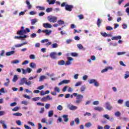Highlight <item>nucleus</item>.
<instances>
[{
    "mask_svg": "<svg viewBox=\"0 0 129 129\" xmlns=\"http://www.w3.org/2000/svg\"><path fill=\"white\" fill-rule=\"evenodd\" d=\"M115 116H117V117H119L120 116V113L119 111H117L115 112Z\"/></svg>",
    "mask_w": 129,
    "mask_h": 129,
    "instance_id": "43",
    "label": "nucleus"
},
{
    "mask_svg": "<svg viewBox=\"0 0 129 129\" xmlns=\"http://www.w3.org/2000/svg\"><path fill=\"white\" fill-rule=\"evenodd\" d=\"M6 81L7 82L4 83V85L5 86H8L9 85H10V79H6Z\"/></svg>",
    "mask_w": 129,
    "mask_h": 129,
    "instance_id": "29",
    "label": "nucleus"
},
{
    "mask_svg": "<svg viewBox=\"0 0 129 129\" xmlns=\"http://www.w3.org/2000/svg\"><path fill=\"white\" fill-rule=\"evenodd\" d=\"M26 4L27 5L28 10H31L32 9V5H31L29 0L26 1Z\"/></svg>",
    "mask_w": 129,
    "mask_h": 129,
    "instance_id": "14",
    "label": "nucleus"
},
{
    "mask_svg": "<svg viewBox=\"0 0 129 129\" xmlns=\"http://www.w3.org/2000/svg\"><path fill=\"white\" fill-rule=\"evenodd\" d=\"M39 11H45V7L42 6H38Z\"/></svg>",
    "mask_w": 129,
    "mask_h": 129,
    "instance_id": "44",
    "label": "nucleus"
},
{
    "mask_svg": "<svg viewBox=\"0 0 129 129\" xmlns=\"http://www.w3.org/2000/svg\"><path fill=\"white\" fill-rule=\"evenodd\" d=\"M45 11L46 12V13H51V12H52V8H48L46 9Z\"/></svg>",
    "mask_w": 129,
    "mask_h": 129,
    "instance_id": "48",
    "label": "nucleus"
},
{
    "mask_svg": "<svg viewBox=\"0 0 129 129\" xmlns=\"http://www.w3.org/2000/svg\"><path fill=\"white\" fill-rule=\"evenodd\" d=\"M78 107L77 106H74V105H71L70 107V109L71 110H75L76 109H77Z\"/></svg>",
    "mask_w": 129,
    "mask_h": 129,
    "instance_id": "24",
    "label": "nucleus"
},
{
    "mask_svg": "<svg viewBox=\"0 0 129 129\" xmlns=\"http://www.w3.org/2000/svg\"><path fill=\"white\" fill-rule=\"evenodd\" d=\"M92 125V124H91V122H88L85 124V126L86 127H90Z\"/></svg>",
    "mask_w": 129,
    "mask_h": 129,
    "instance_id": "35",
    "label": "nucleus"
},
{
    "mask_svg": "<svg viewBox=\"0 0 129 129\" xmlns=\"http://www.w3.org/2000/svg\"><path fill=\"white\" fill-rule=\"evenodd\" d=\"M29 66H30V67H31V68H33L34 69H35L36 68V67H37L36 63H35L34 62L30 63L29 64Z\"/></svg>",
    "mask_w": 129,
    "mask_h": 129,
    "instance_id": "20",
    "label": "nucleus"
},
{
    "mask_svg": "<svg viewBox=\"0 0 129 129\" xmlns=\"http://www.w3.org/2000/svg\"><path fill=\"white\" fill-rule=\"evenodd\" d=\"M24 127L26 129H32V127H30L28 125H26V124L24 125Z\"/></svg>",
    "mask_w": 129,
    "mask_h": 129,
    "instance_id": "63",
    "label": "nucleus"
},
{
    "mask_svg": "<svg viewBox=\"0 0 129 129\" xmlns=\"http://www.w3.org/2000/svg\"><path fill=\"white\" fill-rule=\"evenodd\" d=\"M55 2H56V0H47V3H48L49 5H54Z\"/></svg>",
    "mask_w": 129,
    "mask_h": 129,
    "instance_id": "27",
    "label": "nucleus"
},
{
    "mask_svg": "<svg viewBox=\"0 0 129 129\" xmlns=\"http://www.w3.org/2000/svg\"><path fill=\"white\" fill-rule=\"evenodd\" d=\"M0 123H1L2 124V126L3 127V128H4V129L8 128V126L7 125V124H6V123H5V121L1 120Z\"/></svg>",
    "mask_w": 129,
    "mask_h": 129,
    "instance_id": "13",
    "label": "nucleus"
},
{
    "mask_svg": "<svg viewBox=\"0 0 129 129\" xmlns=\"http://www.w3.org/2000/svg\"><path fill=\"white\" fill-rule=\"evenodd\" d=\"M18 79H19V77H18V76L17 75H14V77H13V79L12 80V81L13 82H16L18 80Z\"/></svg>",
    "mask_w": 129,
    "mask_h": 129,
    "instance_id": "22",
    "label": "nucleus"
},
{
    "mask_svg": "<svg viewBox=\"0 0 129 129\" xmlns=\"http://www.w3.org/2000/svg\"><path fill=\"white\" fill-rule=\"evenodd\" d=\"M113 28H112V27H111V26H107L106 27V30H107V31H111V30H113Z\"/></svg>",
    "mask_w": 129,
    "mask_h": 129,
    "instance_id": "47",
    "label": "nucleus"
},
{
    "mask_svg": "<svg viewBox=\"0 0 129 129\" xmlns=\"http://www.w3.org/2000/svg\"><path fill=\"white\" fill-rule=\"evenodd\" d=\"M44 79H46V76H41L40 77L39 81H43V80H44Z\"/></svg>",
    "mask_w": 129,
    "mask_h": 129,
    "instance_id": "46",
    "label": "nucleus"
},
{
    "mask_svg": "<svg viewBox=\"0 0 129 129\" xmlns=\"http://www.w3.org/2000/svg\"><path fill=\"white\" fill-rule=\"evenodd\" d=\"M77 47L80 50H83V51H85V48H84V47H83V45H82L81 44H77Z\"/></svg>",
    "mask_w": 129,
    "mask_h": 129,
    "instance_id": "15",
    "label": "nucleus"
},
{
    "mask_svg": "<svg viewBox=\"0 0 129 129\" xmlns=\"http://www.w3.org/2000/svg\"><path fill=\"white\" fill-rule=\"evenodd\" d=\"M37 34L36 33H32L31 34L30 37L31 38H36Z\"/></svg>",
    "mask_w": 129,
    "mask_h": 129,
    "instance_id": "57",
    "label": "nucleus"
},
{
    "mask_svg": "<svg viewBox=\"0 0 129 129\" xmlns=\"http://www.w3.org/2000/svg\"><path fill=\"white\" fill-rule=\"evenodd\" d=\"M33 101H37V100H40V97H34L32 98Z\"/></svg>",
    "mask_w": 129,
    "mask_h": 129,
    "instance_id": "42",
    "label": "nucleus"
},
{
    "mask_svg": "<svg viewBox=\"0 0 129 129\" xmlns=\"http://www.w3.org/2000/svg\"><path fill=\"white\" fill-rule=\"evenodd\" d=\"M17 35H20V36L23 35L24 34H26V30H25V27H21V30L18 31L17 33Z\"/></svg>",
    "mask_w": 129,
    "mask_h": 129,
    "instance_id": "5",
    "label": "nucleus"
},
{
    "mask_svg": "<svg viewBox=\"0 0 129 129\" xmlns=\"http://www.w3.org/2000/svg\"><path fill=\"white\" fill-rule=\"evenodd\" d=\"M27 44H28L27 42H23L20 44H17L15 45V47L16 48H20V47H22L23 46H24V45H27Z\"/></svg>",
    "mask_w": 129,
    "mask_h": 129,
    "instance_id": "18",
    "label": "nucleus"
},
{
    "mask_svg": "<svg viewBox=\"0 0 129 129\" xmlns=\"http://www.w3.org/2000/svg\"><path fill=\"white\" fill-rule=\"evenodd\" d=\"M96 81V80H95V79H91L89 81V84H93V83L94 84V83Z\"/></svg>",
    "mask_w": 129,
    "mask_h": 129,
    "instance_id": "37",
    "label": "nucleus"
},
{
    "mask_svg": "<svg viewBox=\"0 0 129 129\" xmlns=\"http://www.w3.org/2000/svg\"><path fill=\"white\" fill-rule=\"evenodd\" d=\"M53 111L50 110L48 112V117H52V116H53Z\"/></svg>",
    "mask_w": 129,
    "mask_h": 129,
    "instance_id": "32",
    "label": "nucleus"
},
{
    "mask_svg": "<svg viewBox=\"0 0 129 129\" xmlns=\"http://www.w3.org/2000/svg\"><path fill=\"white\" fill-rule=\"evenodd\" d=\"M52 99L53 98L51 97L49 95H47L45 97H43L41 99V101L46 102V101H48V100H52Z\"/></svg>",
    "mask_w": 129,
    "mask_h": 129,
    "instance_id": "4",
    "label": "nucleus"
},
{
    "mask_svg": "<svg viewBox=\"0 0 129 129\" xmlns=\"http://www.w3.org/2000/svg\"><path fill=\"white\" fill-rule=\"evenodd\" d=\"M68 83H70V80H63L60 83L58 84V85L60 86V85H62V84H68Z\"/></svg>",
    "mask_w": 129,
    "mask_h": 129,
    "instance_id": "7",
    "label": "nucleus"
},
{
    "mask_svg": "<svg viewBox=\"0 0 129 129\" xmlns=\"http://www.w3.org/2000/svg\"><path fill=\"white\" fill-rule=\"evenodd\" d=\"M125 51H122V52H117V54L118 56H120L121 55H124V54H125Z\"/></svg>",
    "mask_w": 129,
    "mask_h": 129,
    "instance_id": "41",
    "label": "nucleus"
},
{
    "mask_svg": "<svg viewBox=\"0 0 129 129\" xmlns=\"http://www.w3.org/2000/svg\"><path fill=\"white\" fill-rule=\"evenodd\" d=\"M62 117L64 119V121L65 122H68L69 121V118H68V114H64L62 115Z\"/></svg>",
    "mask_w": 129,
    "mask_h": 129,
    "instance_id": "11",
    "label": "nucleus"
},
{
    "mask_svg": "<svg viewBox=\"0 0 129 129\" xmlns=\"http://www.w3.org/2000/svg\"><path fill=\"white\" fill-rule=\"evenodd\" d=\"M25 84L26 85H31V84H32V83L30 81H28L26 80L25 81Z\"/></svg>",
    "mask_w": 129,
    "mask_h": 129,
    "instance_id": "52",
    "label": "nucleus"
},
{
    "mask_svg": "<svg viewBox=\"0 0 129 129\" xmlns=\"http://www.w3.org/2000/svg\"><path fill=\"white\" fill-rule=\"evenodd\" d=\"M14 54H15V51L13 50L6 52V56H11V55H14Z\"/></svg>",
    "mask_w": 129,
    "mask_h": 129,
    "instance_id": "19",
    "label": "nucleus"
},
{
    "mask_svg": "<svg viewBox=\"0 0 129 129\" xmlns=\"http://www.w3.org/2000/svg\"><path fill=\"white\" fill-rule=\"evenodd\" d=\"M50 56L51 59H56L57 53L56 52H53L50 53Z\"/></svg>",
    "mask_w": 129,
    "mask_h": 129,
    "instance_id": "8",
    "label": "nucleus"
},
{
    "mask_svg": "<svg viewBox=\"0 0 129 129\" xmlns=\"http://www.w3.org/2000/svg\"><path fill=\"white\" fill-rule=\"evenodd\" d=\"M37 23V19L31 20V25H35Z\"/></svg>",
    "mask_w": 129,
    "mask_h": 129,
    "instance_id": "33",
    "label": "nucleus"
},
{
    "mask_svg": "<svg viewBox=\"0 0 129 129\" xmlns=\"http://www.w3.org/2000/svg\"><path fill=\"white\" fill-rule=\"evenodd\" d=\"M44 87H45V86L44 85H42L38 87L37 88V89H38L39 90H42V89H43Z\"/></svg>",
    "mask_w": 129,
    "mask_h": 129,
    "instance_id": "56",
    "label": "nucleus"
},
{
    "mask_svg": "<svg viewBox=\"0 0 129 129\" xmlns=\"http://www.w3.org/2000/svg\"><path fill=\"white\" fill-rule=\"evenodd\" d=\"M42 33H45L46 35H47V36H49L51 34V31L48 29H45L44 30H42Z\"/></svg>",
    "mask_w": 129,
    "mask_h": 129,
    "instance_id": "12",
    "label": "nucleus"
},
{
    "mask_svg": "<svg viewBox=\"0 0 129 129\" xmlns=\"http://www.w3.org/2000/svg\"><path fill=\"white\" fill-rule=\"evenodd\" d=\"M5 114H6V112L5 111H0V116L5 115Z\"/></svg>",
    "mask_w": 129,
    "mask_h": 129,
    "instance_id": "55",
    "label": "nucleus"
},
{
    "mask_svg": "<svg viewBox=\"0 0 129 129\" xmlns=\"http://www.w3.org/2000/svg\"><path fill=\"white\" fill-rule=\"evenodd\" d=\"M71 55L73 57H77V56H78V54H77V53L76 52H72V53H71Z\"/></svg>",
    "mask_w": 129,
    "mask_h": 129,
    "instance_id": "40",
    "label": "nucleus"
},
{
    "mask_svg": "<svg viewBox=\"0 0 129 129\" xmlns=\"http://www.w3.org/2000/svg\"><path fill=\"white\" fill-rule=\"evenodd\" d=\"M19 109H20V107L17 106V107H14L13 109H12V111H18V110H19Z\"/></svg>",
    "mask_w": 129,
    "mask_h": 129,
    "instance_id": "39",
    "label": "nucleus"
},
{
    "mask_svg": "<svg viewBox=\"0 0 129 129\" xmlns=\"http://www.w3.org/2000/svg\"><path fill=\"white\" fill-rule=\"evenodd\" d=\"M61 8L65 7L66 11L68 12H72V9H74V7L73 5H69L68 4L66 5V3L63 2L61 4Z\"/></svg>",
    "mask_w": 129,
    "mask_h": 129,
    "instance_id": "1",
    "label": "nucleus"
},
{
    "mask_svg": "<svg viewBox=\"0 0 129 129\" xmlns=\"http://www.w3.org/2000/svg\"><path fill=\"white\" fill-rule=\"evenodd\" d=\"M106 107L108 110H111V109H112V106L110 105V103L109 102L106 103Z\"/></svg>",
    "mask_w": 129,
    "mask_h": 129,
    "instance_id": "10",
    "label": "nucleus"
},
{
    "mask_svg": "<svg viewBox=\"0 0 129 129\" xmlns=\"http://www.w3.org/2000/svg\"><path fill=\"white\" fill-rule=\"evenodd\" d=\"M26 72H28V73H31V72H32V69H30V68H27L26 69Z\"/></svg>",
    "mask_w": 129,
    "mask_h": 129,
    "instance_id": "59",
    "label": "nucleus"
},
{
    "mask_svg": "<svg viewBox=\"0 0 129 129\" xmlns=\"http://www.w3.org/2000/svg\"><path fill=\"white\" fill-rule=\"evenodd\" d=\"M27 80V79L26 78H23L21 80V82L20 83V85H23V84H25L26 83V81Z\"/></svg>",
    "mask_w": 129,
    "mask_h": 129,
    "instance_id": "17",
    "label": "nucleus"
},
{
    "mask_svg": "<svg viewBox=\"0 0 129 129\" xmlns=\"http://www.w3.org/2000/svg\"><path fill=\"white\" fill-rule=\"evenodd\" d=\"M22 104H24V105H28V102L26 101H22L21 102Z\"/></svg>",
    "mask_w": 129,
    "mask_h": 129,
    "instance_id": "62",
    "label": "nucleus"
},
{
    "mask_svg": "<svg viewBox=\"0 0 129 129\" xmlns=\"http://www.w3.org/2000/svg\"><path fill=\"white\" fill-rule=\"evenodd\" d=\"M49 42L48 39H43L41 41V43H48Z\"/></svg>",
    "mask_w": 129,
    "mask_h": 129,
    "instance_id": "54",
    "label": "nucleus"
},
{
    "mask_svg": "<svg viewBox=\"0 0 129 129\" xmlns=\"http://www.w3.org/2000/svg\"><path fill=\"white\" fill-rule=\"evenodd\" d=\"M94 110L97 111H102V110H104V109L101 107H95L94 108Z\"/></svg>",
    "mask_w": 129,
    "mask_h": 129,
    "instance_id": "16",
    "label": "nucleus"
},
{
    "mask_svg": "<svg viewBox=\"0 0 129 129\" xmlns=\"http://www.w3.org/2000/svg\"><path fill=\"white\" fill-rule=\"evenodd\" d=\"M101 35L102 36V37H109V35L107 34L106 32L104 33H101Z\"/></svg>",
    "mask_w": 129,
    "mask_h": 129,
    "instance_id": "30",
    "label": "nucleus"
},
{
    "mask_svg": "<svg viewBox=\"0 0 129 129\" xmlns=\"http://www.w3.org/2000/svg\"><path fill=\"white\" fill-rule=\"evenodd\" d=\"M73 95L76 97L77 100L76 101V103L77 104H79L82 101V99H83V96L82 95H78L77 93H74Z\"/></svg>",
    "mask_w": 129,
    "mask_h": 129,
    "instance_id": "2",
    "label": "nucleus"
},
{
    "mask_svg": "<svg viewBox=\"0 0 129 129\" xmlns=\"http://www.w3.org/2000/svg\"><path fill=\"white\" fill-rule=\"evenodd\" d=\"M74 60V59L71 57H68V61L65 63V66H68L69 65H71L72 64V61Z\"/></svg>",
    "mask_w": 129,
    "mask_h": 129,
    "instance_id": "6",
    "label": "nucleus"
},
{
    "mask_svg": "<svg viewBox=\"0 0 129 129\" xmlns=\"http://www.w3.org/2000/svg\"><path fill=\"white\" fill-rule=\"evenodd\" d=\"M47 20L50 23H56L57 22V17L49 16L47 18Z\"/></svg>",
    "mask_w": 129,
    "mask_h": 129,
    "instance_id": "3",
    "label": "nucleus"
},
{
    "mask_svg": "<svg viewBox=\"0 0 129 129\" xmlns=\"http://www.w3.org/2000/svg\"><path fill=\"white\" fill-rule=\"evenodd\" d=\"M13 115H14L15 116H22L23 114L20 112H16L13 114Z\"/></svg>",
    "mask_w": 129,
    "mask_h": 129,
    "instance_id": "26",
    "label": "nucleus"
},
{
    "mask_svg": "<svg viewBox=\"0 0 129 129\" xmlns=\"http://www.w3.org/2000/svg\"><path fill=\"white\" fill-rule=\"evenodd\" d=\"M101 20H100V19L98 18L97 19V25L98 26V27H100V25H101Z\"/></svg>",
    "mask_w": 129,
    "mask_h": 129,
    "instance_id": "25",
    "label": "nucleus"
},
{
    "mask_svg": "<svg viewBox=\"0 0 129 129\" xmlns=\"http://www.w3.org/2000/svg\"><path fill=\"white\" fill-rule=\"evenodd\" d=\"M75 121L76 122L77 124H79V123H80V120L79 119V118H75Z\"/></svg>",
    "mask_w": 129,
    "mask_h": 129,
    "instance_id": "36",
    "label": "nucleus"
},
{
    "mask_svg": "<svg viewBox=\"0 0 129 129\" xmlns=\"http://www.w3.org/2000/svg\"><path fill=\"white\" fill-rule=\"evenodd\" d=\"M52 48H58V44L57 43H53L52 44Z\"/></svg>",
    "mask_w": 129,
    "mask_h": 129,
    "instance_id": "49",
    "label": "nucleus"
},
{
    "mask_svg": "<svg viewBox=\"0 0 129 129\" xmlns=\"http://www.w3.org/2000/svg\"><path fill=\"white\" fill-rule=\"evenodd\" d=\"M16 123H17L18 125H22V122L20 120H17L16 121Z\"/></svg>",
    "mask_w": 129,
    "mask_h": 129,
    "instance_id": "60",
    "label": "nucleus"
},
{
    "mask_svg": "<svg viewBox=\"0 0 129 129\" xmlns=\"http://www.w3.org/2000/svg\"><path fill=\"white\" fill-rule=\"evenodd\" d=\"M103 117H104L105 118H106L107 119H109V115H108V114H105L103 115Z\"/></svg>",
    "mask_w": 129,
    "mask_h": 129,
    "instance_id": "61",
    "label": "nucleus"
},
{
    "mask_svg": "<svg viewBox=\"0 0 129 129\" xmlns=\"http://www.w3.org/2000/svg\"><path fill=\"white\" fill-rule=\"evenodd\" d=\"M128 77H129V72L126 71L125 75H124V78L125 79H126L128 78Z\"/></svg>",
    "mask_w": 129,
    "mask_h": 129,
    "instance_id": "28",
    "label": "nucleus"
},
{
    "mask_svg": "<svg viewBox=\"0 0 129 129\" xmlns=\"http://www.w3.org/2000/svg\"><path fill=\"white\" fill-rule=\"evenodd\" d=\"M57 24H58V26H61V25H64L65 22L62 20H59L57 21Z\"/></svg>",
    "mask_w": 129,
    "mask_h": 129,
    "instance_id": "23",
    "label": "nucleus"
},
{
    "mask_svg": "<svg viewBox=\"0 0 129 129\" xmlns=\"http://www.w3.org/2000/svg\"><path fill=\"white\" fill-rule=\"evenodd\" d=\"M54 91H55V92H58V93L60 92V88L58 87H55L54 89Z\"/></svg>",
    "mask_w": 129,
    "mask_h": 129,
    "instance_id": "31",
    "label": "nucleus"
},
{
    "mask_svg": "<svg viewBox=\"0 0 129 129\" xmlns=\"http://www.w3.org/2000/svg\"><path fill=\"white\" fill-rule=\"evenodd\" d=\"M29 58L31 60H35V59H36V57L35 56V55H34V54H31L29 56Z\"/></svg>",
    "mask_w": 129,
    "mask_h": 129,
    "instance_id": "38",
    "label": "nucleus"
},
{
    "mask_svg": "<svg viewBox=\"0 0 129 129\" xmlns=\"http://www.w3.org/2000/svg\"><path fill=\"white\" fill-rule=\"evenodd\" d=\"M126 107H129V101H126L125 102Z\"/></svg>",
    "mask_w": 129,
    "mask_h": 129,
    "instance_id": "64",
    "label": "nucleus"
},
{
    "mask_svg": "<svg viewBox=\"0 0 129 129\" xmlns=\"http://www.w3.org/2000/svg\"><path fill=\"white\" fill-rule=\"evenodd\" d=\"M28 123L30 125H31V126H35V124L33 122H31V121H28Z\"/></svg>",
    "mask_w": 129,
    "mask_h": 129,
    "instance_id": "58",
    "label": "nucleus"
},
{
    "mask_svg": "<svg viewBox=\"0 0 129 129\" xmlns=\"http://www.w3.org/2000/svg\"><path fill=\"white\" fill-rule=\"evenodd\" d=\"M57 110H63V106H62V105H59L57 107Z\"/></svg>",
    "mask_w": 129,
    "mask_h": 129,
    "instance_id": "34",
    "label": "nucleus"
},
{
    "mask_svg": "<svg viewBox=\"0 0 129 129\" xmlns=\"http://www.w3.org/2000/svg\"><path fill=\"white\" fill-rule=\"evenodd\" d=\"M107 17H108V21L109 22H110L112 20V17L110 16V14H107Z\"/></svg>",
    "mask_w": 129,
    "mask_h": 129,
    "instance_id": "45",
    "label": "nucleus"
},
{
    "mask_svg": "<svg viewBox=\"0 0 129 129\" xmlns=\"http://www.w3.org/2000/svg\"><path fill=\"white\" fill-rule=\"evenodd\" d=\"M82 84V82H78L76 84L75 86L77 87V86H80Z\"/></svg>",
    "mask_w": 129,
    "mask_h": 129,
    "instance_id": "50",
    "label": "nucleus"
},
{
    "mask_svg": "<svg viewBox=\"0 0 129 129\" xmlns=\"http://www.w3.org/2000/svg\"><path fill=\"white\" fill-rule=\"evenodd\" d=\"M58 65H65V60H59L57 62Z\"/></svg>",
    "mask_w": 129,
    "mask_h": 129,
    "instance_id": "21",
    "label": "nucleus"
},
{
    "mask_svg": "<svg viewBox=\"0 0 129 129\" xmlns=\"http://www.w3.org/2000/svg\"><path fill=\"white\" fill-rule=\"evenodd\" d=\"M43 27L46 29H51V28H52V25L49 23H43Z\"/></svg>",
    "mask_w": 129,
    "mask_h": 129,
    "instance_id": "9",
    "label": "nucleus"
},
{
    "mask_svg": "<svg viewBox=\"0 0 129 129\" xmlns=\"http://www.w3.org/2000/svg\"><path fill=\"white\" fill-rule=\"evenodd\" d=\"M85 89H86V88L85 87V86H82L81 87V91L82 92H83V91H84L85 90Z\"/></svg>",
    "mask_w": 129,
    "mask_h": 129,
    "instance_id": "51",
    "label": "nucleus"
},
{
    "mask_svg": "<svg viewBox=\"0 0 129 129\" xmlns=\"http://www.w3.org/2000/svg\"><path fill=\"white\" fill-rule=\"evenodd\" d=\"M94 84L96 87L99 86V83H98V82L96 81V80L95 81V83H94Z\"/></svg>",
    "mask_w": 129,
    "mask_h": 129,
    "instance_id": "53",
    "label": "nucleus"
}]
</instances>
